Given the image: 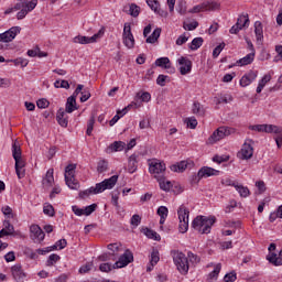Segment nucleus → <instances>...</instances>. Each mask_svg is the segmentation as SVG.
<instances>
[{"label": "nucleus", "mask_w": 282, "mask_h": 282, "mask_svg": "<svg viewBox=\"0 0 282 282\" xmlns=\"http://www.w3.org/2000/svg\"><path fill=\"white\" fill-rule=\"evenodd\" d=\"M192 113H194L195 116H204V113H206V110L204 109V106H202V104L195 101L192 106Z\"/></svg>", "instance_id": "obj_32"}, {"label": "nucleus", "mask_w": 282, "mask_h": 282, "mask_svg": "<svg viewBox=\"0 0 282 282\" xmlns=\"http://www.w3.org/2000/svg\"><path fill=\"white\" fill-rule=\"evenodd\" d=\"M150 257V264L147 267V272H152L153 268L160 262V251L153 249Z\"/></svg>", "instance_id": "obj_22"}, {"label": "nucleus", "mask_w": 282, "mask_h": 282, "mask_svg": "<svg viewBox=\"0 0 282 282\" xmlns=\"http://www.w3.org/2000/svg\"><path fill=\"white\" fill-rule=\"evenodd\" d=\"M132 261H133V252L127 249L124 253L119 257V260L113 263L112 268L113 270L120 269V268H127V265L129 263H132Z\"/></svg>", "instance_id": "obj_11"}, {"label": "nucleus", "mask_w": 282, "mask_h": 282, "mask_svg": "<svg viewBox=\"0 0 282 282\" xmlns=\"http://www.w3.org/2000/svg\"><path fill=\"white\" fill-rule=\"evenodd\" d=\"M2 213L6 217H8V219L14 218V215L12 214V207H10V206L2 207Z\"/></svg>", "instance_id": "obj_60"}, {"label": "nucleus", "mask_w": 282, "mask_h": 282, "mask_svg": "<svg viewBox=\"0 0 282 282\" xmlns=\"http://www.w3.org/2000/svg\"><path fill=\"white\" fill-rule=\"evenodd\" d=\"M128 171L129 173H135L138 171V155L132 154L128 160Z\"/></svg>", "instance_id": "obj_28"}, {"label": "nucleus", "mask_w": 282, "mask_h": 282, "mask_svg": "<svg viewBox=\"0 0 282 282\" xmlns=\"http://www.w3.org/2000/svg\"><path fill=\"white\" fill-rule=\"evenodd\" d=\"M236 191L239 193L240 197H250V189L243 185H236Z\"/></svg>", "instance_id": "obj_40"}, {"label": "nucleus", "mask_w": 282, "mask_h": 282, "mask_svg": "<svg viewBox=\"0 0 282 282\" xmlns=\"http://www.w3.org/2000/svg\"><path fill=\"white\" fill-rule=\"evenodd\" d=\"M198 26H199V22L197 21H193L192 23L183 22V28L188 32H193V30H197Z\"/></svg>", "instance_id": "obj_47"}, {"label": "nucleus", "mask_w": 282, "mask_h": 282, "mask_svg": "<svg viewBox=\"0 0 282 282\" xmlns=\"http://www.w3.org/2000/svg\"><path fill=\"white\" fill-rule=\"evenodd\" d=\"M12 158L15 161V173L19 180L25 177V161L21 156V147L17 143L12 144Z\"/></svg>", "instance_id": "obj_3"}, {"label": "nucleus", "mask_w": 282, "mask_h": 282, "mask_svg": "<svg viewBox=\"0 0 282 282\" xmlns=\"http://www.w3.org/2000/svg\"><path fill=\"white\" fill-rule=\"evenodd\" d=\"M107 169H109V162H107L106 160H101L98 162V164H97L98 173H105V171H107Z\"/></svg>", "instance_id": "obj_46"}, {"label": "nucleus", "mask_w": 282, "mask_h": 282, "mask_svg": "<svg viewBox=\"0 0 282 282\" xmlns=\"http://www.w3.org/2000/svg\"><path fill=\"white\" fill-rule=\"evenodd\" d=\"M20 2L15 3L14 7L9 8L4 11V14H12V12L20 10L17 13L18 21H22L24 17H28L36 6H39V0H18Z\"/></svg>", "instance_id": "obj_1"}, {"label": "nucleus", "mask_w": 282, "mask_h": 282, "mask_svg": "<svg viewBox=\"0 0 282 282\" xmlns=\"http://www.w3.org/2000/svg\"><path fill=\"white\" fill-rule=\"evenodd\" d=\"M43 213L44 215H47L48 217H54L55 212H54V206L50 203H45L43 207Z\"/></svg>", "instance_id": "obj_43"}, {"label": "nucleus", "mask_w": 282, "mask_h": 282, "mask_svg": "<svg viewBox=\"0 0 282 282\" xmlns=\"http://www.w3.org/2000/svg\"><path fill=\"white\" fill-rule=\"evenodd\" d=\"M257 76H259V72L257 70H250L245 74L240 79V87H248V85H252V83L257 80Z\"/></svg>", "instance_id": "obj_19"}, {"label": "nucleus", "mask_w": 282, "mask_h": 282, "mask_svg": "<svg viewBox=\"0 0 282 282\" xmlns=\"http://www.w3.org/2000/svg\"><path fill=\"white\" fill-rule=\"evenodd\" d=\"M188 41V36H186V33L183 35L178 36L176 40V45H184Z\"/></svg>", "instance_id": "obj_63"}, {"label": "nucleus", "mask_w": 282, "mask_h": 282, "mask_svg": "<svg viewBox=\"0 0 282 282\" xmlns=\"http://www.w3.org/2000/svg\"><path fill=\"white\" fill-rule=\"evenodd\" d=\"M267 260L269 263H272V265H282V250L279 252V257L276 253H269Z\"/></svg>", "instance_id": "obj_27"}, {"label": "nucleus", "mask_w": 282, "mask_h": 282, "mask_svg": "<svg viewBox=\"0 0 282 282\" xmlns=\"http://www.w3.org/2000/svg\"><path fill=\"white\" fill-rule=\"evenodd\" d=\"M121 248H122V245H120V243L108 245V250H110L112 252L111 253L112 256L118 254V252H120Z\"/></svg>", "instance_id": "obj_48"}, {"label": "nucleus", "mask_w": 282, "mask_h": 282, "mask_svg": "<svg viewBox=\"0 0 282 282\" xmlns=\"http://www.w3.org/2000/svg\"><path fill=\"white\" fill-rule=\"evenodd\" d=\"M160 34H162V29L156 28L152 34L145 40V43L153 44L160 39Z\"/></svg>", "instance_id": "obj_35"}, {"label": "nucleus", "mask_w": 282, "mask_h": 282, "mask_svg": "<svg viewBox=\"0 0 282 282\" xmlns=\"http://www.w3.org/2000/svg\"><path fill=\"white\" fill-rule=\"evenodd\" d=\"M254 61V53H249L245 57L240 58L237 63L240 65V67H243L245 65H250Z\"/></svg>", "instance_id": "obj_31"}, {"label": "nucleus", "mask_w": 282, "mask_h": 282, "mask_svg": "<svg viewBox=\"0 0 282 282\" xmlns=\"http://www.w3.org/2000/svg\"><path fill=\"white\" fill-rule=\"evenodd\" d=\"M250 24V19L248 15H240L236 22V25H239L240 28H248Z\"/></svg>", "instance_id": "obj_41"}, {"label": "nucleus", "mask_w": 282, "mask_h": 282, "mask_svg": "<svg viewBox=\"0 0 282 282\" xmlns=\"http://www.w3.org/2000/svg\"><path fill=\"white\" fill-rule=\"evenodd\" d=\"M54 87L56 89H69V82L63 79H57L55 83H54Z\"/></svg>", "instance_id": "obj_44"}, {"label": "nucleus", "mask_w": 282, "mask_h": 282, "mask_svg": "<svg viewBox=\"0 0 282 282\" xmlns=\"http://www.w3.org/2000/svg\"><path fill=\"white\" fill-rule=\"evenodd\" d=\"M122 39L126 47H128V50H133L135 46V39L133 37V33H131V24H124Z\"/></svg>", "instance_id": "obj_10"}, {"label": "nucleus", "mask_w": 282, "mask_h": 282, "mask_svg": "<svg viewBox=\"0 0 282 282\" xmlns=\"http://www.w3.org/2000/svg\"><path fill=\"white\" fill-rule=\"evenodd\" d=\"M65 182L72 191H78L80 188V183L76 180V164H68L65 167Z\"/></svg>", "instance_id": "obj_5"}, {"label": "nucleus", "mask_w": 282, "mask_h": 282, "mask_svg": "<svg viewBox=\"0 0 282 282\" xmlns=\"http://www.w3.org/2000/svg\"><path fill=\"white\" fill-rule=\"evenodd\" d=\"M199 172V177H213L214 175H219V171L215 170L213 167L208 166H203L202 169L198 170Z\"/></svg>", "instance_id": "obj_24"}, {"label": "nucleus", "mask_w": 282, "mask_h": 282, "mask_svg": "<svg viewBox=\"0 0 282 282\" xmlns=\"http://www.w3.org/2000/svg\"><path fill=\"white\" fill-rule=\"evenodd\" d=\"M156 213L159 217H165V218L169 217V208L166 206H160Z\"/></svg>", "instance_id": "obj_59"}, {"label": "nucleus", "mask_w": 282, "mask_h": 282, "mask_svg": "<svg viewBox=\"0 0 282 282\" xmlns=\"http://www.w3.org/2000/svg\"><path fill=\"white\" fill-rule=\"evenodd\" d=\"M180 65V74L181 76H186V74H191L193 69V62L188 59V57L182 56L177 59Z\"/></svg>", "instance_id": "obj_16"}, {"label": "nucleus", "mask_w": 282, "mask_h": 282, "mask_svg": "<svg viewBox=\"0 0 282 282\" xmlns=\"http://www.w3.org/2000/svg\"><path fill=\"white\" fill-rule=\"evenodd\" d=\"M250 131H258V133H281V128L274 124H254L249 126Z\"/></svg>", "instance_id": "obj_9"}, {"label": "nucleus", "mask_w": 282, "mask_h": 282, "mask_svg": "<svg viewBox=\"0 0 282 282\" xmlns=\"http://www.w3.org/2000/svg\"><path fill=\"white\" fill-rule=\"evenodd\" d=\"M98 194L99 192H97L96 185H95V187H90L88 189L79 192V197L82 199H85V197H89V195H98Z\"/></svg>", "instance_id": "obj_39"}, {"label": "nucleus", "mask_w": 282, "mask_h": 282, "mask_svg": "<svg viewBox=\"0 0 282 282\" xmlns=\"http://www.w3.org/2000/svg\"><path fill=\"white\" fill-rule=\"evenodd\" d=\"M56 120H57L59 127H63L64 129H67V124H69V121L65 117V110L63 108H61L57 111Z\"/></svg>", "instance_id": "obj_26"}, {"label": "nucleus", "mask_w": 282, "mask_h": 282, "mask_svg": "<svg viewBox=\"0 0 282 282\" xmlns=\"http://www.w3.org/2000/svg\"><path fill=\"white\" fill-rule=\"evenodd\" d=\"M36 106L39 109H47V107H50V101L45 98H42L36 101Z\"/></svg>", "instance_id": "obj_56"}, {"label": "nucleus", "mask_w": 282, "mask_h": 282, "mask_svg": "<svg viewBox=\"0 0 282 282\" xmlns=\"http://www.w3.org/2000/svg\"><path fill=\"white\" fill-rule=\"evenodd\" d=\"M57 261H61V256L52 253L46 261V265L48 268H52V265H54V263H56Z\"/></svg>", "instance_id": "obj_45"}, {"label": "nucleus", "mask_w": 282, "mask_h": 282, "mask_svg": "<svg viewBox=\"0 0 282 282\" xmlns=\"http://www.w3.org/2000/svg\"><path fill=\"white\" fill-rule=\"evenodd\" d=\"M42 185L45 188H52V186L54 185V169H50L46 172L45 177L42 180Z\"/></svg>", "instance_id": "obj_23"}, {"label": "nucleus", "mask_w": 282, "mask_h": 282, "mask_svg": "<svg viewBox=\"0 0 282 282\" xmlns=\"http://www.w3.org/2000/svg\"><path fill=\"white\" fill-rule=\"evenodd\" d=\"M256 186L259 191V194H263V192L265 191V183L263 181H258L256 182Z\"/></svg>", "instance_id": "obj_62"}, {"label": "nucleus", "mask_w": 282, "mask_h": 282, "mask_svg": "<svg viewBox=\"0 0 282 282\" xmlns=\"http://www.w3.org/2000/svg\"><path fill=\"white\" fill-rule=\"evenodd\" d=\"M187 127L189 129H196L197 128V119H195V117H191V118H187L185 120Z\"/></svg>", "instance_id": "obj_58"}, {"label": "nucleus", "mask_w": 282, "mask_h": 282, "mask_svg": "<svg viewBox=\"0 0 282 282\" xmlns=\"http://www.w3.org/2000/svg\"><path fill=\"white\" fill-rule=\"evenodd\" d=\"M220 272H221V263H217L215 265V269L208 274V279H210L212 281L217 280Z\"/></svg>", "instance_id": "obj_42"}, {"label": "nucleus", "mask_w": 282, "mask_h": 282, "mask_svg": "<svg viewBox=\"0 0 282 282\" xmlns=\"http://www.w3.org/2000/svg\"><path fill=\"white\" fill-rule=\"evenodd\" d=\"M278 137L275 138V142L279 149L282 147V128H280V132H276Z\"/></svg>", "instance_id": "obj_64"}, {"label": "nucleus", "mask_w": 282, "mask_h": 282, "mask_svg": "<svg viewBox=\"0 0 282 282\" xmlns=\"http://www.w3.org/2000/svg\"><path fill=\"white\" fill-rule=\"evenodd\" d=\"M156 67H163L164 69H171V59L169 57H161L155 61Z\"/></svg>", "instance_id": "obj_33"}, {"label": "nucleus", "mask_w": 282, "mask_h": 282, "mask_svg": "<svg viewBox=\"0 0 282 282\" xmlns=\"http://www.w3.org/2000/svg\"><path fill=\"white\" fill-rule=\"evenodd\" d=\"M176 12H178V14H181L182 17H184L186 12H188V8L186 7L185 0H181L177 2Z\"/></svg>", "instance_id": "obj_38"}, {"label": "nucleus", "mask_w": 282, "mask_h": 282, "mask_svg": "<svg viewBox=\"0 0 282 282\" xmlns=\"http://www.w3.org/2000/svg\"><path fill=\"white\" fill-rule=\"evenodd\" d=\"M110 149L112 151H122L124 149V142L122 141H115L111 145Z\"/></svg>", "instance_id": "obj_52"}, {"label": "nucleus", "mask_w": 282, "mask_h": 282, "mask_svg": "<svg viewBox=\"0 0 282 282\" xmlns=\"http://www.w3.org/2000/svg\"><path fill=\"white\" fill-rule=\"evenodd\" d=\"M254 34L257 41H263V25L259 21L254 23Z\"/></svg>", "instance_id": "obj_34"}, {"label": "nucleus", "mask_w": 282, "mask_h": 282, "mask_svg": "<svg viewBox=\"0 0 282 282\" xmlns=\"http://www.w3.org/2000/svg\"><path fill=\"white\" fill-rule=\"evenodd\" d=\"M144 235L148 237V239H153L154 241H160L162 239V237H160L155 230L149 228L144 229Z\"/></svg>", "instance_id": "obj_36"}, {"label": "nucleus", "mask_w": 282, "mask_h": 282, "mask_svg": "<svg viewBox=\"0 0 282 282\" xmlns=\"http://www.w3.org/2000/svg\"><path fill=\"white\" fill-rule=\"evenodd\" d=\"M187 258L194 264H197V263H199V261H202V258H199V256L193 253L192 251L187 252Z\"/></svg>", "instance_id": "obj_53"}, {"label": "nucleus", "mask_w": 282, "mask_h": 282, "mask_svg": "<svg viewBox=\"0 0 282 282\" xmlns=\"http://www.w3.org/2000/svg\"><path fill=\"white\" fill-rule=\"evenodd\" d=\"M216 221L217 218H215V216H197L192 223V228H194V230H197V232H200V235H209Z\"/></svg>", "instance_id": "obj_2"}, {"label": "nucleus", "mask_w": 282, "mask_h": 282, "mask_svg": "<svg viewBox=\"0 0 282 282\" xmlns=\"http://www.w3.org/2000/svg\"><path fill=\"white\" fill-rule=\"evenodd\" d=\"M116 184H118V175H112L110 178H106L101 183L96 184L97 193H104V191H111V188H113Z\"/></svg>", "instance_id": "obj_12"}, {"label": "nucleus", "mask_w": 282, "mask_h": 282, "mask_svg": "<svg viewBox=\"0 0 282 282\" xmlns=\"http://www.w3.org/2000/svg\"><path fill=\"white\" fill-rule=\"evenodd\" d=\"M17 34H21V26H12L8 31L0 34V43H12L17 39Z\"/></svg>", "instance_id": "obj_14"}, {"label": "nucleus", "mask_w": 282, "mask_h": 282, "mask_svg": "<svg viewBox=\"0 0 282 282\" xmlns=\"http://www.w3.org/2000/svg\"><path fill=\"white\" fill-rule=\"evenodd\" d=\"M177 215L180 219L178 224V230L180 232H188V217L191 215V212L187 209L186 206L181 205L180 208L177 209Z\"/></svg>", "instance_id": "obj_7"}, {"label": "nucleus", "mask_w": 282, "mask_h": 282, "mask_svg": "<svg viewBox=\"0 0 282 282\" xmlns=\"http://www.w3.org/2000/svg\"><path fill=\"white\" fill-rule=\"evenodd\" d=\"M232 133H235V130L232 128L219 127L208 138L207 144H215V142H219V140H224V138H228V135H231Z\"/></svg>", "instance_id": "obj_6"}, {"label": "nucleus", "mask_w": 282, "mask_h": 282, "mask_svg": "<svg viewBox=\"0 0 282 282\" xmlns=\"http://www.w3.org/2000/svg\"><path fill=\"white\" fill-rule=\"evenodd\" d=\"M172 259L181 274H188V258L182 251H171Z\"/></svg>", "instance_id": "obj_4"}, {"label": "nucleus", "mask_w": 282, "mask_h": 282, "mask_svg": "<svg viewBox=\"0 0 282 282\" xmlns=\"http://www.w3.org/2000/svg\"><path fill=\"white\" fill-rule=\"evenodd\" d=\"M225 282H236L237 281V272L232 271L230 273H227L224 276Z\"/></svg>", "instance_id": "obj_55"}, {"label": "nucleus", "mask_w": 282, "mask_h": 282, "mask_svg": "<svg viewBox=\"0 0 282 282\" xmlns=\"http://www.w3.org/2000/svg\"><path fill=\"white\" fill-rule=\"evenodd\" d=\"M147 4L149 6V8H151L153 10V12H155V14L163 17V19H166V17H169V12L164 11L160 8V1L147 0Z\"/></svg>", "instance_id": "obj_20"}, {"label": "nucleus", "mask_w": 282, "mask_h": 282, "mask_svg": "<svg viewBox=\"0 0 282 282\" xmlns=\"http://www.w3.org/2000/svg\"><path fill=\"white\" fill-rule=\"evenodd\" d=\"M11 273L17 282H21L25 278V272L23 271V267H21V264H14L11 268Z\"/></svg>", "instance_id": "obj_21"}, {"label": "nucleus", "mask_w": 282, "mask_h": 282, "mask_svg": "<svg viewBox=\"0 0 282 282\" xmlns=\"http://www.w3.org/2000/svg\"><path fill=\"white\" fill-rule=\"evenodd\" d=\"M129 14L131 17H139L140 15V7H138V4H130V10H129Z\"/></svg>", "instance_id": "obj_50"}, {"label": "nucleus", "mask_w": 282, "mask_h": 282, "mask_svg": "<svg viewBox=\"0 0 282 282\" xmlns=\"http://www.w3.org/2000/svg\"><path fill=\"white\" fill-rule=\"evenodd\" d=\"M78 107L76 106V98L75 97H68L66 101V108L65 111L66 113H74Z\"/></svg>", "instance_id": "obj_29"}, {"label": "nucleus", "mask_w": 282, "mask_h": 282, "mask_svg": "<svg viewBox=\"0 0 282 282\" xmlns=\"http://www.w3.org/2000/svg\"><path fill=\"white\" fill-rule=\"evenodd\" d=\"M30 237L35 243H41L45 239V232L39 225H32L30 227Z\"/></svg>", "instance_id": "obj_17"}, {"label": "nucleus", "mask_w": 282, "mask_h": 282, "mask_svg": "<svg viewBox=\"0 0 282 282\" xmlns=\"http://www.w3.org/2000/svg\"><path fill=\"white\" fill-rule=\"evenodd\" d=\"M3 226L4 230L9 231L11 235H14V226L10 224V220H4Z\"/></svg>", "instance_id": "obj_61"}, {"label": "nucleus", "mask_w": 282, "mask_h": 282, "mask_svg": "<svg viewBox=\"0 0 282 282\" xmlns=\"http://www.w3.org/2000/svg\"><path fill=\"white\" fill-rule=\"evenodd\" d=\"M188 166V163L186 161H181L174 165H171V171H173L174 173H184V171H186Z\"/></svg>", "instance_id": "obj_30"}, {"label": "nucleus", "mask_w": 282, "mask_h": 282, "mask_svg": "<svg viewBox=\"0 0 282 282\" xmlns=\"http://www.w3.org/2000/svg\"><path fill=\"white\" fill-rule=\"evenodd\" d=\"M164 171H166V164H164V162L152 160L149 163V172L154 175V177H161L160 175H162Z\"/></svg>", "instance_id": "obj_13"}, {"label": "nucleus", "mask_w": 282, "mask_h": 282, "mask_svg": "<svg viewBox=\"0 0 282 282\" xmlns=\"http://www.w3.org/2000/svg\"><path fill=\"white\" fill-rule=\"evenodd\" d=\"M141 221H142V218L140 217V215L135 214L131 217L130 224H131V226H134V228H138V226H140Z\"/></svg>", "instance_id": "obj_57"}, {"label": "nucleus", "mask_w": 282, "mask_h": 282, "mask_svg": "<svg viewBox=\"0 0 282 282\" xmlns=\"http://www.w3.org/2000/svg\"><path fill=\"white\" fill-rule=\"evenodd\" d=\"M254 155V148L250 143H243L241 150L237 153L239 160H251Z\"/></svg>", "instance_id": "obj_18"}, {"label": "nucleus", "mask_w": 282, "mask_h": 282, "mask_svg": "<svg viewBox=\"0 0 282 282\" xmlns=\"http://www.w3.org/2000/svg\"><path fill=\"white\" fill-rule=\"evenodd\" d=\"M94 124H96V118L90 117V119L88 120L87 130H86V133L88 135H91V132L94 131Z\"/></svg>", "instance_id": "obj_54"}, {"label": "nucleus", "mask_w": 282, "mask_h": 282, "mask_svg": "<svg viewBox=\"0 0 282 282\" xmlns=\"http://www.w3.org/2000/svg\"><path fill=\"white\" fill-rule=\"evenodd\" d=\"M224 47H226V43H220L218 46H216L213 51V57L217 58L221 52L224 51Z\"/></svg>", "instance_id": "obj_51"}, {"label": "nucleus", "mask_w": 282, "mask_h": 282, "mask_svg": "<svg viewBox=\"0 0 282 282\" xmlns=\"http://www.w3.org/2000/svg\"><path fill=\"white\" fill-rule=\"evenodd\" d=\"M204 10L212 11V12L215 11V10H219V3H217V2H204L202 4L195 6L188 12H189V14H197L198 12H204Z\"/></svg>", "instance_id": "obj_15"}, {"label": "nucleus", "mask_w": 282, "mask_h": 282, "mask_svg": "<svg viewBox=\"0 0 282 282\" xmlns=\"http://www.w3.org/2000/svg\"><path fill=\"white\" fill-rule=\"evenodd\" d=\"M155 180H158L161 191H165V193H167L173 188V183L167 181L164 176H155Z\"/></svg>", "instance_id": "obj_25"}, {"label": "nucleus", "mask_w": 282, "mask_h": 282, "mask_svg": "<svg viewBox=\"0 0 282 282\" xmlns=\"http://www.w3.org/2000/svg\"><path fill=\"white\" fill-rule=\"evenodd\" d=\"M105 34V28L100 29L98 33L94 34L93 36H83L77 35L74 37V43H79L80 45H89V43H96L98 39L102 37Z\"/></svg>", "instance_id": "obj_8"}, {"label": "nucleus", "mask_w": 282, "mask_h": 282, "mask_svg": "<svg viewBox=\"0 0 282 282\" xmlns=\"http://www.w3.org/2000/svg\"><path fill=\"white\" fill-rule=\"evenodd\" d=\"M202 45H204V37H195L189 44V50L195 52L196 50H199Z\"/></svg>", "instance_id": "obj_37"}, {"label": "nucleus", "mask_w": 282, "mask_h": 282, "mask_svg": "<svg viewBox=\"0 0 282 282\" xmlns=\"http://www.w3.org/2000/svg\"><path fill=\"white\" fill-rule=\"evenodd\" d=\"M97 208H98V205H97V204H91V205H89V206H86V207L84 208V215H85L86 217H89V215H91V213H95Z\"/></svg>", "instance_id": "obj_49"}]
</instances>
